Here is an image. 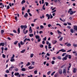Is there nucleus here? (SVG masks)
<instances>
[{
    "instance_id": "55",
    "label": "nucleus",
    "mask_w": 77,
    "mask_h": 77,
    "mask_svg": "<svg viewBox=\"0 0 77 77\" xmlns=\"http://www.w3.org/2000/svg\"><path fill=\"white\" fill-rule=\"evenodd\" d=\"M40 28H41L42 29H44V26H43L42 25L40 26Z\"/></svg>"
},
{
    "instance_id": "32",
    "label": "nucleus",
    "mask_w": 77,
    "mask_h": 77,
    "mask_svg": "<svg viewBox=\"0 0 77 77\" xmlns=\"http://www.w3.org/2000/svg\"><path fill=\"white\" fill-rule=\"evenodd\" d=\"M57 59H59L60 60L61 59V57H60V56H58L57 57Z\"/></svg>"
},
{
    "instance_id": "54",
    "label": "nucleus",
    "mask_w": 77,
    "mask_h": 77,
    "mask_svg": "<svg viewBox=\"0 0 77 77\" xmlns=\"http://www.w3.org/2000/svg\"><path fill=\"white\" fill-rule=\"evenodd\" d=\"M37 20H38V19H34V21H33V22H35Z\"/></svg>"
},
{
    "instance_id": "28",
    "label": "nucleus",
    "mask_w": 77,
    "mask_h": 77,
    "mask_svg": "<svg viewBox=\"0 0 77 77\" xmlns=\"http://www.w3.org/2000/svg\"><path fill=\"white\" fill-rule=\"evenodd\" d=\"M40 48H43L44 47V45H40Z\"/></svg>"
},
{
    "instance_id": "5",
    "label": "nucleus",
    "mask_w": 77,
    "mask_h": 77,
    "mask_svg": "<svg viewBox=\"0 0 77 77\" xmlns=\"http://www.w3.org/2000/svg\"><path fill=\"white\" fill-rule=\"evenodd\" d=\"M59 51H62V52H66V50H64L63 49H62L60 50H59Z\"/></svg>"
},
{
    "instance_id": "13",
    "label": "nucleus",
    "mask_w": 77,
    "mask_h": 77,
    "mask_svg": "<svg viewBox=\"0 0 77 77\" xmlns=\"http://www.w3.org/2000/svg\"><path fill=\"white\" fill-rule=\"evenodd\" d=\"M19 75V72H17V73H14V75L15 76H17Z\"/></svg>"
},
{
    "instance_id": "20",
    "label": "nucleus",
    "mask_w": 77,
    "mask_h": 77,
    "mask_svg": "<svg viewBox=\"0 0 77 77\" xmlns=\"http://www.w3.org/2000/svg\"><path fill=\"white\" fill-rule=\"evenodd\" d=\"M18 41H16L14 43V45H17V43H18Z\"/></svg>"
},
{
    "instance_id": "16",
    "label": "nucleus",
    "mask_w": 77,
    "mask_h": 77,
    "mask_svg": "<svg viewBox=\"0 0 77 77\" xmlns=\"http://www.w3.org/2000/svg\"><path fill=\"white\" fill-rule=\"evenodd\" d=\"M34 68V67H32V66H29L28 67V68L29 69H33V68Z\"/></svg>"
},
{
    "instance_id": "43",
    "label": "nucleus",
    "mask_w": 77,
    "mask_h": 77,
    "mask_svg": "<svg viewBox=\"0 0 77 77\" xmlns=\"http://www.w3.org/2000/svg\"><path fill=\"white\" fill-rule=\"evenodd\" d=\"M30 57H33V54H31Z\"/></svg>"
},
{
    "instance_id": "1",
    "label": "nucleus",
    "mask_w": 77,
    "mask_h": 77,
    "mask_svg": "<svg viewBox=\"0 0 77 77\" xmlns=\"http://www.w3.org/2000/svg\"><path fill=\"white\" fill-rule=\"evenodd\" d=\"M69 12H70V15H72V14H73V12L72 11V8H70L69 9V10L68 11V14H69Z\"/></svg>"
},
{
    "instance_id": "64",
    "label": "nucleus",
    "mask_w": 77,
    "mask_h": 77,
    "mask_svg": "<svg viewBox=\"0 0 77 77\" xmlns=\"http://www.w3.org/2000/svg\"><path fill=\"white\" fill-rule=\"evenodd\" d=\"M9 71H12V69H11V67H10L9 69Z\"/></svg>"
},
{
    "instance_id": "15",
    "label": "nucleus",
    "mask_w": 77,
    "mask_h": 77,
    "mask_svg": "<svg viewBox=\"0 0 77 77\" xmlns=\"http://www.w3.org/2000/svg\"><path fill=\"white\" fill-rule=\"evenodd\" d=\"M73 72L74 73H75V72H76V68H74L73 69Z\"/></svg>"
},
{
    "instance_id": "26",
    "label": "nucleus",
    "mask_w": 77,
    "mask_h": 77,
    "mask_svg": "<svg viewBox=\"0 0 77 77\" xmlns=\"http://www.w3.org/2000/svg\"><path fill=\"white\" fill-rule=\"evenodd\" d=\"M40 18L41 19H42V18H44V14H42V17L40 16Z\"/></svg>"
},
{
    "instance_id": "51",
    "label": "nucleus",
    "mask_w": 77,
    "mask_h": 77,
    "mask_svg": "<svg viewBox=\"0 0 77 77\" xmlns=\"http://www.w3.org/2000/svg\"><path fill=\"white\" fill-rule=\"evenodd\" d=\"M9 8H10V7H9V5L7 6V9H9Z\"/></svg>"
},
{
    "instance_id": "31",
    "label": "nucleus",
    "mask_w": 77,
    "mask_h": 77,
    "mask_svg": "<svg viewBox=\"0 0 77 77\" xmlns=\"http://www.w3.org/2000/svg\"><path fill=\"white\" fill-rule=\"evenodd\" d=\"M19 70V69L18 68H16V69H15V70L16 72H17V71H18Z\"/></svg>"
},
{
    "instance_id": "29",
    "label": "nucleus",
    "mask_w": 77,
    "mask_h": 77,
    "mask_svg": "<svg viewBox=\"0 0 77 77\" xmlns=\"http://www.w3.org/2000/svg\"><path fill=\"white\" fill-rule=\"evenodd\" d=\"M30 62H28L27 64L26 65V66H29V65H30Z\"/></svg>"
},
{
    "instance_id": "40",
    "label": "nucleus",
    "mask_w": 77,
    "mask_h": 77,
    "mask_svg": "<svg viewBox=\"0 0 77 77\" xmlns=\"http://www.w3.org/2000/svg\"><path fill=\"white\" fill-rule=\"evenodd\" d=\"M17 31L19 33H20V28H18Z\"/></svg>"
},
{
    "instance_id": "24",
    "label": "nucleus",
    "mask_w": 77,
    "mask_h": 77,
    "mask_svg": "<svg viewBox=\"0 0 77 77\" xmlns=\"http://www.w3.org/2000/svg\"><path fill=\"white\" fill-rule=\"evenodd\" d=\"M20 44L21 45H24V42H23L22 41H21L20 42Z\"/></svg>"
},
{
    "instance_id": "23",
    "label": "nucleus",
    "mask_w": 77,
    "mask_h": 77,
    "mask_svg": "<svg viewBox=\"0 0 77 77\" xmlns=\"http://www.w3.org/2000/svg\"><path fill=\"white\" fill-rule=\"evenodd\" d=\"M71 45L70 43H67V44H66V46L67 47H70L71 46Z\"/></svg>"
},
{
    "instance_id": "63",
    "label": "nucleus",
    "mask_w": 77,
    "mask_h": 77,
    "mask_svg": "<svg viewBox=\"0 0 77 77\" xmlns=\"http://www.w3.org/2000/svg\"><path fill=\"white\" fill-rule=\"evenodd\" d=\"M27 77H33V75H31L30 76H28Z\"/></svg>"
},
{
    "instance_id": "46",
    "label": "nucleus",
    "mask_w": 77,
    "mask_h": 77,
    "mask_svg": "<svg viewBox=\"0 0 77 77\" xmlns=\"http://www.w3.org/2000/svg\"><path fill=\"white\" fill-rule=\"evenodd\" d=\"M73 47H77V44H74L73 45Z\"/></svg>"
},
{
    "instance_id": "38",
    "label": "nucleus",
    "mask_w": 77,
    "mask_h": 77,
    "mask_svg": "<svg viewBox=\"0 0 77 77\" xmlns=\"http://www.w3.org/2000/svg\"><path fill=\"white\" fill-rule=\"evenodd\" d=\"M68 56H69V58L70 59H71V55H68Z\"/></svg>"
},
{
    "instance_id": "14",
    "label": "nucleus",
    "mask_w": 77,
    "mask_h": 77,
    "mask_svg": "<svg viewBox=\"0 0 77 77\" xmlns=\"http://www.w3.org/2000/svg\"><path fill=\"white\" fill-rule=\"evenodd\" d=\"M25 2H26V1H25V0H23L21 2V4H22V5H23Z\"/></svg>"
},
{
    "instance_id": "33",
    "label": "nucleus",
    "mask_w": 77,
    "mask_h": 77,
    "mask_svg": "<svg viewBox=\"0 0 77 77\" xmlns=\"http://www.w3.org/2000/svg\"><path fill=\"white\" fill-rule=\"evenodd\" d=\"M4 33V30H1V34H3Z\"/></svg>"
},
{
    "instance_id": "44",
    "label": "nucleus",
    "mask_w": 77,
    "mask_h": 77,
    "mask_svg": "<svg viewBox=\"0 0 77 77\" xmlns=\"http://www.w3.org/2000/svg\"><path fill=\"white\" fill-rule=\"evenodd\" d=\"M38 71L37 70H35L34 71V74H36L37 73Z\"/></svg>"
},
{
    "instance_id": "52",
    "label": "nucleus",
    "mask_w": 77,
    "mask_h": 77,
    "mask_svg": "<svg viewBox=\"0 0 77 77\" xmlns=\"http://www.w3.org/2000/svg\"><path fill=\"white\" fill-rule=\"evenodd\" d=\"M15 57V55L14 54H13L12 57L11 58H14Z\"/></svg>"
},
{
    "instance_id": "12",
    "label": "nucleus",
    "mask_w": 77,
    "mask_h": 77,
    "mask_svg": "<svg viewBox=\"0 0 77 77\" xmlns=\"http://www.w3.org/2000/svg\"><path fill=\"white\" fill-rule=\"evenodd\" d=\"M74 29L75 30H77V26H73Z\"/></svg>"
},
{
    "instance_id": "10",
    "label": "nucleus",
    "mask_w": 77,
    "mask_h": 77,
    "mask_svg": "<svg viewBox=\"0 0 77 77\" xmlns=\"http://www.w3.org/2000/svg\"><path fill=\"white\" fill-rule=\"evenodd\" d=\"M36 39H38V42H39V35H35Z\"/></svg>"
},
{
    "instance_id": "4",
    "label": "nucleus",
    "mask_w": 77,
    "mask_h": 77,
    "mask_svg": "<svg viewBox=\"0 0 77 77\" xmlns=\"http://www.w3.org/2000/svg\"><path fill=\"white\" fill-rule=\"evenodd\" d=\"M10 61L11 62H15V59H14V58H11Z\"/></svg>"
},
{
    "instance_id": "22",
    "label": "nucleus",
    "mask_w": 77,
    "mask_h": 77,
    "mask_svg": "<svg viewBox=\"0 0 77 77\" xmlns=\"http://www.w3.org/2000/svg\"><path fill=\"white\" fill-rule=\"evenodd\" d=\"M44 7H45V4H44L42 7V9L43 10H45V8Z\"/></svg>"
},
{
    "instance_id": "3",
    "label": "nucleus",
    "mask_w": 77,
    "mask_h": 77,
    "mask_svg": "<svg viewBox=\"0 0 77 77\" xmlns=\"http://www.w3.org/2000/svg\"><path fill=\"white\" fill-rule=\"evenodd\" d=\"M29 32H30V33H32V27L31 26L29 27Z\"/></svg>"
},
{
    "instance_id": "42",
    "label": "nucleus",
    "mask_w": 77,
    "mask_h": 77,
    "mask_svg": "<svg viewBox=\"0 0 77 77\" xmlns=\"http://www.w3.org/2000/svg\"><path fill=\"white\" fill-rule=\"evenodd\" d=\"M45 47L46 49V51H48V49H47V48L48 47V46L47 45H45Z\"/></svg>"
},
{
    "instance_id": "59",
    "label": "nucleus",
    "mask_w": 77,
    "mask_h": 77,
    "mask_svg": "<svg viewBox=\"0 0 77 77\" xmlns=\"http://www.w3.org/2000/svg\"><path fill=\"white\" fill-rule=\"evenodd\" d=\"M26 41H30V38H26Z\"/></svg>"
},
{
    "instance_id": "19",
    "label": "nucleus",
    "mask_w": 77,
    "mask_h": 77,
    "mask_svg": "<svg viewBox=\"0 0 77 77\" xmlns=\"http://www.w3.org/2000/svg\"><path fill=\"white\" fill-rule=\"evenodd\" d=\"M28 17V14L27 13H26L25 15H24V17L26 18V17Z\"/></svg>"
},
{
    "instance_id": "6",
    "label": "nucleus",
    "mask_w": 77,
    "mask_h": 77,
    "mask_svg": "<svg viewBox=\"0 0 77 77\" xmlns=\"http://www.w3.org/2000/svg\"><path fill=\"white\" fill-rule=\"evenodd\" d=\"M59 72L60 74H62V70L61 69H60L59 70Z\"/></svg>"
},
{
    "instance_id": "37",
    "label": "nucleus",
    "mask_w": 77,
    "mask_h": 77,
    "mask_svg": "<svg viewBox=\"0 0 77 77\" xmlns=\"http://www.w3.org/2000/svg\"><path fill=\"white\" fill-rule=\"evenodd\" d=\"M57 32H58V34H62V32H60V31L57 30Z\"/></svg>"
},
{
    "instance_id": "60",
    "label": "nucleus",
    "mask_w": 77,
    "mask_h": 77,
    "mask_svg": "<svg viewBox=\"0 0 77 77\" xmlns=\"http://www.w3.org/2000/svg\"><path fill=\"white\" fill-rule=\"evenodd\" d=\"M13 32L14 33H17V31H16V30H13Z\"/></svg>"
},
{
    "instance_id": "30",
    "label": "nucleus",
    "mask_w": 77,
    "mask_h": 77,
    "mask_svg": "<svg viewBox=\"0 0 77 77\" xmlns=\"http://www.w3.org/2000/svg\"><path fill=\"white\" fill-rule=\"evenodd\" d=\"M60 20H61V21H63L64 22H65V19L64 20H62V18H60Z\"/></svg>"
},
{
    "instance_id": "36",
    "label": "nucleus",
    "mask_w": 77,
    "mask_h": 77,
    "mask_svg": "<svg viewBox=\"0 0 77 77\" xmlns=\"http://www.w3.org/2000/svg\"><path fill=\"white\" fill-rule=\"evenodd\" d=\"M25 10V8L24 7H23L22 9V11H23Z\"/></svg>"
},
{
    "instance_id": "39",
    "label": "nucleus",
    "mask_w": 77,
    "mask_h": 77,
    "mask_svg": "<svg viewBox=\"0 0 77 77\" xmlns=\"http://www.w3.org/2000/svg\"><path fill=\"white\" fill-rule=\"evenodd\" d=\"M18 45L19 46V48H20L21 47V45H20V43H18Z\"/></svg>"
},
{
    "instance_id": "50",
    "label": "nucleus",
    "mask_w": 77,
    "mask_h": 77,
    "mask_svg": "<svg viewBox=\"0 0 77 77\" xmlns=\"http://www.w3.org/2000/svg\"><path fill=\"white\" fill-rule=\"evenodd\" d=\"M20 27H21V28L22 29H24V26L21 25Z\"/></svg>"
},
{
    "instance_id": "57",
    "label": "nucleus",
    "mask_w": 77,
    "mask_h": 77,
    "mask_svg": "<svg viewBox=\"0 0 77 77\" xmlns=\"http://www.w3.org/2000/svg\"><path fill=\"white\" fill-rule=\"evenodd\" d=\"M45 3L46 4V6H48V3L45 2Z\"/></svg>"
},
{
    "instance_id": "56",
    "label": "nucleus",
    "mask_w": 77,
    "mask_h": 77,
    "mask_svg": "<svg viewBox=\"0 0 77 77\" xmlns=\"http://www.w3.org/2000/svg\"><path fill=\"white\" fill-rule=\"evenodd\" d=\"M6 72L7 73H9V71L8 70H7L6 71Z\"/></svg>"
},
{
    "instance_id": "9",
    "label": "nucleus",
    "mask_w": 77,
    "mask_h": 77,
    "mask_svg": "<svg viewBox=\"0 0 77 77\" xmlns=\"http://www.w3.org/2000/svg\"><path fill=\"white\" fill-rule=\"evenodd\" d=\"M21 71H26V68H23L21 69Z\"/></svg>"
},
{
    "instance_id": "47",
    "label": "nucleus",
    "mask_w": 77,
    "mask_h": 77,
    "mask_svg": "<svg viewBox=\"0 0 77 77\" xmlns=\"http://www.w3.org/2000/svg\"><path fill=\"white\" fill-rule=\"evenodd\" d=\"M54 62H55V61H54V60H53L52 61V65H53V64H54Z\"/></svg>"
},
{
    "instance_id": "18",
    "label": "nucleus",
    "mask_w": 77,
    "mask_h": 77,
    "mask_svg": "<svg viewBox=\"0 0 77 77\" xmlns=\"http://www.w3.org/2000/svg\"><path fill=\"white\" fill-rule=\"evenodd\" d=\"M56 42H57V41L56 40H53L52 41V43L54 44H56Z\"/></svg>"
},
{
    "instance_id": "34",
    "label": "nucleus",
    "mask_w": 77,
    "mask_h": 77,
    "mask_svg": "<svg viewBox=\"0 0 77 77\" xmlns=\"http://www.w3.org/2000/svg\"><path fill=\"white\" fill-rule=\"evenodd\" d=\"M55 72H53L51 73V75H52V76H53V75L54 74V73H55Z\"/></svg>"
},
{
    "instance_id": "53",
    "label": "nucleus",
    "mask_w": 77,
    "mask_h": 77,
    "mask_svg": "<svg viewBox=\"0 0 77 77\" xmlns=\"http://www.w3.org/2000/svg\"><path fill=\"white\" fill-rule=\"evenodd\" d=\"M66 53H64L62 54V56H64L65 54H66Z\"/></svg>"
},
{
    "instance_id": "17",
    "label": "nucleus",
    "mask_w": 77,
    "mask_h": 77,
    "mask_svg": "<svg viewBox=\"0 0 77 77\" xmlns=\"http://www.w3.org/2000/svg\"><path fill=\"white\" fill-rule=\"evenodd\" d=\"M69 66L68 69V71H69V68H71V63H69Z\"/></svg>"
},
{
    "instance_id": "25",
    "label": "nucleus",
    "mask_w": 77,
    "mask_h": 77,
    "mask_svg": "<svg viewBox=\"0 0 77 77\" xmlns=\"http://www.w3.org/2000/svg\"><path fill=\"white\" fill-rule=\"evenodd\" d=\"M70 32L71 33H74V30H73V29H71Z\"/></svg>"
},
{
    "instance_id": "41",
    "label": "nucleus",
    "mask_w": 77,
    "mask_h": 77,
    "mask_svg": "<svg viewBox=\"0 0 77 77\" xmlns=\"http://www.w3.org/2000/svg\"><path fill=\"white\" fill-rule=\"evenodd\" d=\"M2 57L3 58H5L6 57V55L4 54H2Z\"/></svg>"
},
{
    "instance_id": "8",
    "label": "nucleus",
    "mask_w": 77,
    "mask_h": 77,
    "mask_svg": "<svg viewBox=\"0 0 77 77\" xmlns=\"http://www.w3.org/2000/svg\"><path fill=\"white\" fill-rule=\"evenodd\" d=\"M63 74H65L66 73V69H63Z\"/></svg>"
},
{
    "instance_id": "21",
    "label": "nucleus",
    "mask_w": 77,
    "mask_h": 77,
    "mask_svg": "<svg viewBox=\"0 0 77 77\" xmlns=\"http://www.w3.org/2000/svg\"><path fill=\"white\" fill-rule=\"evenodd\" d=\"M29 36L31 38H32V36H33V34H29Z\"/></svg>"
},
{
    "instance_id": "7",
    "label": "nucleus",
    "mask_w": 77,
    "mask_h": 77,
    "mask_svg": "<svg viewBox=\"0 0 77 77\" xmlns=\"http://www.w3.org/2000/svg\"><path fill=\"white\" fill-rule=\"evenodd\" d=\"M47 17H48V20H49L50 19V16L49 14H47L46 15Z\"/></svg>"
},
{
    "instance_id": "35",
    "label": "nucleus",
    "mask_w": 77,
    "mask_h": 77,
    "mask_svg": "<svg viewBox=\"0 0 77 77\" xmlns=\"http://www.w3.org/2000/svg\"><path fill=\"white\" fill-rule=\"evenodd\" d=\"M23 62H21L20 63H19V66H20V65H23Z\"/></svg>"
},
{
    "instance_id": "58",
    "label": "nucleus",
    "mask_w": 77,
    "mask_h": 77,
    "mask_svg": "<svg viewBox=\"0 0 77 77\" xmlns=\"http://www.w3.org/2000/svg\"><path fill=\"white\" fill-rule=\"evenodd\" d=\"M15 20H17V21H18V20H17V17L16 16L15 17Z\"/></svg>"
},
{
    "instance_id": "62",
    "label": "nucleus",
    "mask_w": 77,
    "mask_h": 77,
    "mask_svg": "<svg viewBox=\"0 0 77 77\" xmlns=\"http://www.w3.org/2000/svg\"><path fill=\"white\" fill-rule=\"evenodd\" d=\"M51 26V25L50 24H48V27H50Z\"/></svg>"
},
{
    "instance_id": "27",
    "label": "nucleus",
    "mask_w": 77,
    "mask_h": 77,
    "mask_svg": "<svg viewBox=\"0 0 77 77\" xmlns=\"http://www.w3.org/2000/svg\"><path fill=\"white\" fill-rule=\"evenodd\" d=\"M25 49H23V50L22 51H21V53H24L25 51Z\"/></svg>"
},
{
    "instance_id": "49",
    "label": "nucleus",
    "mask_w": 77,
    "mask_h": 77,
    "mask_svg": "<svg viewBox=\"0 0 77 77\" xmlns=\"http://www.w3.org/2000/svg\"><path fill=\"white\" fill-rule=\"evenodd\" d=\"M56 26H60V27H61V25L59 23H57L56 24Z\"/></svg>"
},
{
    "instance_id": "11",
    "label": "nucleus",
    "mask_w": 77,
    "mask_h": 77,
    "mask_svg": "<svg viewBox=\"0 0 77 77\" xmlns=\"http://www.w3.org/2000/svg\"><path fill=\"white\" fill-rule=\"evenodd\" d=\"M5 45V43H0V46H4Z\"/></svg>"
},
{
    "instance_id": "45",
    "label": "nucleus",
    "mask_w": 77,
    "mask_h": 77,
    "mask_svg": "<svg viewBox=\"0 0 77 77\" xmlns=\"http://www.w3.org/2000/svg\"><path fill=\"white\" fill-rule=\"evenodd\" d=\"M62 39H63V37H61L59 39V41H62Z\"/></svg>"
},
{
    "instance_id": "61",
    "label": "nucleus",
    "mask_w": 77,
    "mask_h": 77,
    "mask_svg": "<svg viewBox=\"0 0 77 77\" xmlns=\"http://www.w3.org/2000/svg\"><path fill=\"white\" fill-rule=\"evenodd\" d=\"M65 66V64L62 65V66H61V68H62L64 67V66Z\"/></svg>"
},
{
    "instance_id": "48",
    "label": "nucleus",
    "mask_w": 77,
    "mask_h": 77,
    "mask_svg": "<svg viewBox=\"0 0 77 77\" xmlns=\"http://www.w3.org/2000/svg\"><path fill=\"white\" fill-rule=\"evenodd\" d=\"M50 73H51V71H49L47 73V74L48 75H49L50 74Z\"/></svg>"
},
{
    "instance_id": "2",
    "label": "nucleus",
    "mask_w": 77,
    "mask_h": 77,
    "mask_svg": "<svg viewBox=\"0 0 77 77\" xmlns=\"http://www.w3.org/2000/svg\"><path fill=\"white\" fill-rule=\"evenodd\" d=\"M68 57V55H66L65 57H64L62 58L63 60H67V58Z\"/></svg>"
}]
</instances>
